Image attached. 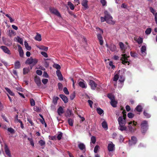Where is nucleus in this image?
<instances>
[{
  "label": "nucleus",
  "instance_id": "obj_1",
  "mask_svg": "<svg viewBox=\"0 0 157 157\" xmlns=\"http://www.w3.org/2000/svg\"><path fill=\"white\" fill-rule=\"evenodd\" d=\"M123 116H120L118 118V124L119 125L118 129L121 131L126 130L127 128L125 126L126 123V112L125 110L123 111Z\"/></svg>",
  "mask_w": 157,
  "mask_h": 157
},
{
  "label": "nucleus",
  "instance_id": "obj_2",
  "mask_svg": "<svg viewBox=\"0 0 157 157\" xmlns=\"http://www.w3.org/2000/svg\"><path fill=\"white\" fill-rule=\"evenodd\" d=\"M104 14L105 15V17L106 19V22L109 24L113 25L115 24V21L113 20V18L109 13L107 11L104 12Z\"/></svg>",
  "mask_w": 157,
  "mask_h": 157
},
{
  "label": "nucleus",
  "instance_id": "obj_3",
  "mask_svg": "<svg viewBox=\"0 0 157 157\" xmlns=\"http://www.w3.org/2000/svg\"><path fill=\"white\" fill-rule=\"evenodd\" d=\"M148 124L147 121H144L141 124V130L142 133L144 134L148 129Z\"/></svg>",
  "mask_w": 157,
  "mask_h": 157
},
{
  "label": "nucleus",
  "instance_id": "obj_4",
  "mask_svg": "<svg viewBox=\"0 0 157 157\" xmlns=\"http://www.w3.org/2000/svg\"><path fill=\"white\" fill-rule=\"evenodd\" d=\"M38 60L36 58L32 57L28 58L25 62V63L28 64L32 65L33 66L35 65L38 62Z\"/></svg>",
  "mask_w": 157,
  "mask_h": 157
},
{
  "label": "nucleus",
  "instance_id": "obj_5",
  "mask_svg": "<svg viewBox=\"0 0 157 157\" xmlns=\"http://www.w3.org/2000/svg\"><path fill=\"white\" fill-rule=\"evenodd\" d=\"M130 57L129 56H127L126 54H122V57L121 58V60L122 61V63L124 64H127L128 65L129 64V60L128 58Z\"/></svg>",
  "mask_w": 157,
  "mask_h": 157
},
{
  "label": "nucleus",
  "instance_id": "obj_6",
  "mask_svg": "<svg viewBox=\"0 0 157 157\" xmlns=\"http://www.w3.org/2000/svg\"><path fill=\"white\" fill-rule=\"evenodd\" d=\"M96 29L100 31V33H98L97 35V38L99 40L100 44L101 45H102L103 44V38L101 36V34L103 33V31L102 30H101L99 28L97 27L96 28Z\"/></svg>",
  "mask_w": 157,
  "mask_h": 157
},
{
  "label": "nucleus",
  "instance_id": "obj_7",
  "mask_svg": "<svg viewBox=\"0 0 157 157\" xmlns=\"http://www.w3.org/2000/svg\"><path fill=\"white\" fill-rule=\"evenodd\" d=\"M107 148L108 151L109 152L114 151L115 150V145L112 142H110L108 144Z\"/></svg>",
  "mask_w": 157,
  "mask_h": 157
},
{
  "label": "nucleus",
  "instance_id": "obj_8",
  "mask_svg": "<svg viewBox=\"0 0 157 157\" xmlns=\"http://www.w3.org/2000/svg\"><path fill=\"white\" fill-rule=\"evenodd\" d=\"M49 10L51 13L59 17L60 16V14L58 11L54 8L50 7L49 8Z\"/></svg>",
  "mask_w": 157,
  "mask_h": 157
},
{
  "label": "nucleus",
  "instance_id": "obj_9",
  "mask_svg": "<svg viewBox=\"0 0 157 157\" xmlns=\"http://www.w3.org/2000/svg\"><path fill=\"white\" fill-rule=\"evenodd\" d=\"M0 48L2 49L3 51L6 53L10 55L11 54L10 51L6 46H2L0 47Z\"/></svg>",
  "mask_w": 157,
  "mask_h": 157
},
{
  "label": "nucleus",
  "instance_id": "obj_10",
  "mask_svg": "<svg viewBox=\"0 0 157 157\" xmlns=\"http://www.w3.org/2000/svg\"><path fill=\"white\" fill-rule=\"evenodd\" d=\"M89 85L90 86L91 89L93 90H95L97 86V84L93 80H90L89 81Z\"/></svg>",
  "mask_w": 157,
  "mask_h": 157
},
{
  "label": "nucleus",
  "instance_id": "obj_11",
  "mask_svg": "<svg viewBox=\"0 0 157 157\" xmlns=\"http://www.w3.org/2000/svg\"><path fill=\"white\" fill-rule=\"evenodd\" d=\"M136 142V138H131L128 140V144L130 145H132L135 144Z\"/></svg>",
  "mask_w": 157,
  "mask_h": 157
},
{
  "label": "nucleus",
  "instance_id": "obj_12",
  "mask_svg": "<svg viewBox=\"0 0 157 157\" xmlns=\"http://www.w3.org/2000/svg\"><path fill=\"white\" fill-rule=\"evenodd\" d=\"M5 151L6 154L9 157L11 156V154L7 145L5 144Z\"/></svg>",
  "mask_w": 157,
  "mask_h": 157
},
{
  "label": "nucleus",
  "instance_id": "obj_13",
  "mask_svg": "<svg viewBox=\"0 0 157 157\" xmlns=\"http://www.w3.org/2000/svg\"><path fill=\"white\" fill-rule=\"evenodd\" d=\"M78 85L82 88H86L87 85L85 81H80L78 83Z\"/></svg>",
  "mask_w": 157,
  "mask_h": 157
},
{
  "label": "nucleus",
  "instance_id": "obj_14",
  "mask_svg": "<svg viewBox=\"0 0 157 157\" xmlns=\"http://www.w3.org/2000/svg\"><path fill=\"white\" fill-rule=\"evenodd\" d=\"M57 112L59 116H61L64 112V110L61 106H60L57 109Z\"/></svg>",
  "mask_w": 157,
  "mask_h": 157
},
{
  "label": "nucleus",
  "instance_id": "obj_15",
  "mask_svg": "<svg viewBox=\"0 0 157 157\" xmlns=\"http://www.w3.org/2000/svg\"><path fill=\"white\" fill-rule=\"evenodd\" d=\"M34 81L35 83L38 86H40L41 85V81L40 78L37 76L35 77Z\"/></svg>",
  "mask_w": 157,
  "mask_h": 157
},
{
  "label": "nucleus",
  "instance_id": "obj_16",
  "mask_svg": "<svg viewBox=\"0 0 157 157\" xmlns=\"http://www.w3.org/2000/svg\"><path fill=\"white\" fill-rule=\"evenodd\" d=\"M59 97L64 101L65 103H67L68 102V98L67 97L63 94H60Z\"/></svg>",
  "mask_w": 157,
  "mask_h": 157
},
{
  "label": "nucleus",
  "instance_id": "obj_17",
  "mask_svg": "<svg viewBox=\"0 0 157 157\" xmlns=\"http://www.w3.org/2000/svg\"><path fill=\"white\" fill-rule=\"evenodd\" d=\"M18 47V51L19 53L20 56L21 57H22L24 55V52L21 46L19 45Z\"/></svg>",
  "mask_w": 157,
  "mask_h": 157
},
{
  "label": "nucleus",
  "instance_id": "obj_18",
  "mask_svg": "<svg viewBox=\"0 0 157 157\" xmlns=\"http://www.w3.org/2000/svg\"><path fill=\"white\" fill-rule=\"evenodd\" d=\"M56 73L59 79L61 81L63 80V78L60 71L59 70H57L56 72Z\"/></svg>",
  "mask_w": 157,
  "mask_h": 157
},
{
  "label": "nucleus",
  "instance_id": "obj_19",
  "mask_svg": "<svg viewBox=\"0 0 157 157\" xmlns=\"http://www.w3.org/2000/svg\"><path fill=\"white\" fill-rule=\"evenodd\" d=\"M134 40L136 41L138 44H142L143 41V39L140 37H135Z\"/></svg>",
  "mask_w": 157,
  "mask_h": 157
},
{
  "label": "nucleus",
  "instance_id": "obj_20",
  "mask_svg": "<svg viewBox=\"0 0 157 157\" xmlns=\"http://www.w3.org/2000/svg\"><path fill=\"white\" fill-rule=\"evenodd\" d=\"M72 114V111L67 109L65 114V116L66 117H70Z\"/></svg>",
  "mask_w": 157,
  "mask_h": 157
},
{
  "label": "nucleus",
  "instance_id": "obj_21",
  "mask_svg": "<svg viewBox=\"0 0 157 157\" xmlns=\"http://www.w3.org/2000/svg\"><path fill=\"white\" fill-rule=\"evenodd\" d=\"M37 47L40 50H43L45 51H47L48 49V48L44 46H37Z\"/></svg>",
  "mask_w": 157,
  "mask_h": 157
},
{
  "label": "nucleus",
  "instance_id": "obj_22",
  "mask_svg": "<svg viewBox=\"0 0 157 157\" xmlns=\"http://www.w3.org/2000/svg\"><path fill=\"white\" fill-rule=\"evenodd\" d=\"M21 67L20 62L17 61L14 63V67L16 69H19Z\"/></svg>",
  "mask_w": 157,
  "mask_h": 157
},
{
  "label": "nucleus",
  "instance_id": "obj_23",
  "mask_svg": "<svg viewBox=\"0 0 157 157\" xmlns=\"http://www.w3.org/2000/svg\"><path fill=\"white\" fill-rule=\"evenodd\" d=\"M103 128L105 130L108 128V125L107 122L105 121H104L101 124Z\"/></svg>",
  "mask_w": 157,
  "mask_h": 157
},
{
  "label": "nucleus",
  "instance_id": "obj_24",
  "mask_svg": "<svg viewBox=\"0 0 157 157\" xmlns=\"http://www.w3.org/2000/svg\"><path fill=\"white\" fill-rule=\"evenodd\" d=\"M35 39L38 41H40L41 40V35L38 33H36V35L35 37Z\"/></svg>",
  "mask_w": 157,
  "mask_h": 157
},
{
  "label": "nucleus",
  "instance_id": "obj_25",
  "mask_svg": "<svg viewBox=\"0 0 157 157\" xmlns=\"http://www.w3.org/2000/svg\"><path fill=\"white\" fill-rule=\"evenodd\" d=\"M146 46H142L141 48V52L144 55H145L146 53Z\"/></svg>",
  "mask_w": 157,
  "mask_h": 157
},
{
  "label": "nucleus",
  "instance_id": "obj_26",
  "mask_svg": "<svg viewBox=\"0 0 157 157\" xmlns=\"http://www.w3.org/2000/svg\"><path fill=\"white\" fill-rule=\"evenodd\" d=\"M110 103L112 106L113 107H116L117 106V102L115 100V99L111 101Z\"/></svg>",
  "mask_w": 157,
  "mask_h": 157
},
{
  "label": "nucleus",
  "instance_id": "obj_27",
  "mask_svg": "<svg viewBox=\"0 0 157 157\" xmlns=\"http://www.w3.org/2000/svg\"><path fill=\"white\" fill-rule=\"evenodd\" d=\"M142 107L140 105H137L135 109V110H136V111L138 112H141L142 110Z\"/></svg>",
  "mask_w": 157,
  "mask_h": 157
},
{
  "label": "nucleus",
  "instance_id": "obj_28",
  "mask_svg": "<svg viewBox=\"0 0 157 157\" xmlns=\"http://www.w3.org/2000/svg\"><path fill=\"white\" fill-rule=\"evenodd\" d=\"M87 0H83L82 3V6L86 8H87Z\"/></svg>",
  "mask_w": 157,
  "mask_h": 157
},
{
  "label": "nucleus",
  "instance_id": "obj_29",
  "mask_svg": "<svg viewBox=\"0 0 157 157\" xmlns=\"http://www.w3.org/2000/svg\"><path fill=\"white\" fill-rule=\"evenodd\" d=\"M39 143L41 146L42 147V149L44 148L45 146V142L43 140H40L39 141Z\"/></svg>",
  "mask_w": 157,
  "mask_h": 157
},
{
  "label": "nucleus",
  "instance_id": "obj_30",
  "mask_svg": "<svg viewBox=\"0 0 157 157\" xmlns=\"http://www.w3.org/2000/svg\"><path fill=\"white\" fill-rule=\"evenodd\" d=\"M5 89L8 92L11 96H14V94L8 88L5 87Z\"/></svg>",
  "mask_w": 157,
  "mask_h": 157
},
{
  "label": "nucleus",
  "instance_id": "obj_31",
  "mask_svg": "<svg viewBox=\"0 0 157 157\" xmlns=\"http://www.w3.org/2000/svg\"><path fill=\"white\" fill-rule=\"evenodd\" d=\"M109 48L112 51L114 52L116 50L115 46L113 44H111L109 47Z\"/></svg>",
  "mask_w": 157,
  "mask_h": 157
},
{
  "label": "nucleus",
  "instance_id": "obj_32",
  "mask_svg": "<svg viewBox=\"0 0 157 157\" xmlns=\"http://www.w3.org/2000/svg\"><path fill=\"white\" fill-rule=\"evenodd\" d=\"M67 4L69 6L70 9L71 10H73L74 9V6L73 4L70 2H68Z\"/></svg>",
  "mask_w": 157,
  "mask_h": 157
},
{
  "label": "nucleus",
  "instance_id": "obj_33",
  "mask_svg": "<svg viewBox=\"0 0 157 157\" xmlns=\"http://www.w3.org/2000/svg\"><path fill=\"white\" fill-rule=\"evenodd\" d=\"M78 147L82 150H83L85 147V145L83 143L79 144L78 145Z\"/></svg>",
  "mask_w": 157,
  "mask_h": 157
},
{
  "label": "nucleus",
  "instance_id": "obj_34",
  "mask_svg": "<svg viewBox=\"0 0 157 157\" xmlns=\"http://www.w3.org/2000/svg\"><path fill=\"white\" fill-rule=\"evenodd\" d=\"M24 44L26 48L27 49V50H30L31 49V47L29 46L28 43H27V42L25 41L24 42Z\"/></svg>",
  "mask_w": 157,
  "mask_h": 157
},
{
  "label": "nucleus",
  "instance_id": "obj_35",
  "mask_svg": "<svg viewBox=\"0 0 157 157\" xmlns=\"http://www.w3.org/2000/svg\"><path fill=\"white\" fill-rule=\"evenodd\" d=\"M59 99V98L57 97H54L53 99V102L55 105L57 103V101Z\"/></svg>",
  "mask_w": 157,
  "mask_h": 157
},
{
  "label": "nucleus",
  "instance_id": "obj_36",
  "mask_svg": "<svg viewBox=\"0 0 157 157\" xmlns=\"http://www.w3.org/2000/svg\"><path fill=\"white\" fill-rule=\"evenodd\" d=\"M97 111L98 113L100 115H101L103 113V110L99 108L97 109Z\"/></svg>",
  "mask_w": 157,
  "mask_h": 157
},
{
  "label": "nucleus",
  "instance_id": "obj_37",
  "mask_svg": "<svg viewBox=\"0 0 157 157\" xmlns=\"http://www.w3.org/2000/svg\"><path fill=\"white\" fill-rule=\"evenodd\" d=\"M107 97L109 99L111 100V101L115 99L113 95L111 94H108L107 95Z\"/></svg>",
  "mask_w": 157,
  "mask_h": 157
},
{
  "label": "nucleus",
  "instance_id": "obj_38",
  "mask_svg": "<svg viewBox=\"0 0 157 157\" xmlns=\"http://www.w3.org/2000/svg\"><path fill=\"white\" fill-rule=\"evenodd\" d=\"M119 45L122 51L124 50V44L121 42L119 43Z\"/></svg>",
  "mask_w": 157,
  "mask_h": 157
},
{
  "label": "nucleus",
  "instance_id": "obj_39",
  "mask_svg": "<svg viewBox=\"0 0 157 157\" xmlns=\"http://www.w3.org/2000/svg\"><path fill=\"white\" fill-rule=\"evenodd\" d=\"M17 40L18 42L20 43L21 44H23V41L22 38L19 37L18 36L17 38Z\"/></svg>",
  "mask_w": 157,
  "mask_h": 157
},
{
  "label": "nucleus",
  "instance_id": "obj_40",
  "mask_svg": "<svg viewBox=\"0 0 157 157\" xmlns=\"http://www.w3.org/2000/svg\"><path fill=\"white\" fill-rule=\"evenodd\" d=\"M29 71V68H25L23 69V74L25 75L27 74Z\"/></svg>",
  "mask_w": 157,
  "mask_h": 157
},
{
  "label": "nucleus",
  "instance_id": "obj_41",
  "mask_svg": "<svg viewBox=\"0 0 157 157\" xmlns=\"http://www.w3.org/2000/svg\"><path fill=\"white\" fill-rule=\"evenodd\" d=\"M151 28H149L147 29L145 31V33L147 35H149V34L151 32Z\"/></svg>",
  "mask_w": 157,
  "mask_h": 157
},
{
  "label": "nucleus",
  "instance_id": "obj_42",
  "mask_svg": "<svg viewBox=\"0 0 157 157\" xmlns=\"http://www.w3.org/2000/svg\"><path fill=\"white\" fill-rule=\"evenodd\" d=\"M73 120L71 118L68 119V123L70 125L72 126L73 125Z\"/></svg>",
  "mask_w": 157,
  "mask_h": 157
},
{
  "label": "nucleus",
  "instance_id": "obj_43",
  "mask_svg": "<svg viewBox=\"0 0 157 157\" xmlns=\"http://www.w3.org/2000/svg\"><path fill=\"white\" fill-rule=\"evenodd\" d=\"M32 138H28V140L30 141V144L33 146H34V143Z\"/></svg>",
  "mask_w": 157,
  "mask_h": 157
},
{
  "label": "nucleus",
  "instance_id": "obj_44",
  "mask_svg": "<svg viewBox=\"0 0 157 157\" xmlns=\"http://www.w3.org/2000/svg\"><path fill=\"white\" fill-rule=\"evenodd\" d=\"M143 113L144 115L146 118H148L150 117L151 115L148 113H147L145 111H144Z\"/></svg>",
  "mask_w": 157,
  "mask_h": 157
},
{
  "label": "nucleus",
  "instance_id": "obj_45",
  "mask_svg": "<svg viewBox=\"0 0 157 157\" xmlns=\"http://www.w3.org/2000/svg\"><path fill=\"white\" fill-rule=\"evenodd\" d=\"M134 116V114L131 113H128V114L127 116L130 118H132Z\"/></svg>",
  "mask_w": 157,
  "mask_h": 157
},
{
  "label": "nucleus",
  "instance_id": "obj_46",
  "mask_svg": "<svg viewBox=\"0 0 157 157\" xmlns=\"http://www.w3.org/2000/svg\"><path fill=\"white\" fill-rule=\"evenodd\" d=\"M100 2L103 6H106L107 2L105 0H101Z\"/></svg>",
  "mask_w": 157,
  "mask_h": 157
},
{
  "label": "nucleus",
  "instance_id": "obj_47",
  "mask_svg": "<svg viewBox=\"0 0 157 157\" xmlns=\"http://www.w3.org/2000/svg\"><path fill=\"white\" fill-rule=\"evenodd\" d=\"M63 91L64 93L66 94H69V92L68 91L67 89V87H65L63 88Z\"/></svg>",
  "mask_w": 157,
  "mask_h": 157
},
{
  "label": "nucleus",
  "instance_id": "obj_48",
  "mask_svg": "<svg viewBox=\"0 0 157 157\" xmlns=\"http://www.w3.org/2000/svg\"><path fill=\"white\" fill-rule=\"evenodd\" d=\"M53 67L57 69H59L60 68V66L57 64H55L53 65Z\"/></svg>",
  "mask_w": 157,
  "mask_h": 157
},
{
  "label": "nucleus",
  "instance_id": "obj_49",
  "mask_svg": "<svg viewBox=\"0 0 157 157\" xmlns=\"http://www.w3.org/2000/svg\"><path fill=\"white\" fill-rule=\"evenodd\" d=\"M119 78V76L117 74L113 78V81L116 82L118 80Z\"/></svg>",
  "mask_w": 157,
  "mask_h": 157
},
{
  "label": "nucleus",
  "instance_id": "obj_50",
  "mask_svg": "<svg viewBox=\"0 0 157 157\" xmlns=\"http://www.w3.org/2000/svg\"><path fill=\"white\" fill-rule=\"evenodd\" d=\"M58 86L59 89L60 90H62L63 88V85L62 83H59L58 84Z\"/></svg>",
  "mask_w": 157,
  "mask_h": 157
},
{
  "label": "nucleus",
  "instance_id": "obj_51",
  "mask_svg": "<svg viewBox=\"0 0 157 157\" xmlns=\"http://www.w3.org/2000/svg\"><path fill=\"white\" fill-rule=\"evenodd\" d=\"M99 147V146L98 145H96L94 149V153H96L97 152Z\"/></svg>",
  "mask_w": 157,
  "mask_h": 157
},
{
  "label": "nucleus",
  "instance_id": "obj_52",
  "mask_svg": "<svg viewBox=\"0 0 157 157\" xmlns=\"http://www.w3.org/2000/svg\"><path fill=\"white\" fill-rule=\"evenodd\" d=\"M31 105L32 106H34L35 105V102L34 100L33 99H31L30 100Z\"/></svg>",
  "mask_w": 157,
  "mask_h": 157
},
{
  "label": "nucleus",
  "instance_id": "obj_53",
  "mask_svg": "<svg viewBox=\"0 0 157 157\" xmlns=\"http://www.w3.org/2000/svg\"><path fill=\"white\" fill-rule=\"evenodd\" d=\"M130 55L131 56L135 58L137 57V54L135 53H133L132 52H130Z\"/></svg>",
  "mask_w": 157,
  "mask_h": 157
},
{
  "label": "nucleus",
  "instance_id": "obj_54",
  "mask_svg": "<svg viewBox=\"0 0 157 157\" xmlns=\"http://www.w3.org/2000/svg\"><path fill=\"white\" fill-rule=\"evenodd\" d=\"M8 131L11 133H14V130L11 128H8L7 129Z\"/></svg>",
  "mask_w": 157,
  "mask_h": 157
},
{
  "label": "nucleus",
  "instance_id": "obj_55",
  "mask_svg": "<svg viewBox=\"0 0 157 157\" xmlns=\"http://www.w3.org/2000/svg\"><path fill=\"white\" fill-rule=\"evenodd\" d=\"M41 54L45 57L47 58L48 57V56L47 53L45 52H41Z\"/></svg>",
  "mask_w": 157,
  "mask_h": 157
},
{
  "label": "nucleus",
  "instance_id": "obj_56",
  "mask_svg": "<svg viewBox=\"0 0 157 157\" xmlns=\"http://www.w3.org/2000/svg\"><path fill=\"white\" fill-rule=\"evenodd\" d=\"M36 73L37 75H41L42 74V71L40 70H37L36 71Z\"/></svg>",
  "mask_w": 157,
  "mask_h": 157
},
{
  "label": "nucleus",
  "instance_id": "obj_57",
  "mask_svg": "<svg viewBox=\"0 0 157 157\" xmlns=\"http://www.w3.org/2000/svg\"><path fill=\"white\" fill-rule=\"evenodd\" d=\"M27 121L29 122L30 123V124L32 126H33L34 125V123L32 122V121L31 119L29 118H27Z\"/></svg>",
  "mask_w": 157,
  "mask_h": 157
},
{
  "label": "nucleus",
  "instance_id": "obj_58",
  "mask_svg": "<svg viewBox=\"0 0 157 157\" xmlns=\"http://www.w3.org/2000/svg\"><path fill=\"white\" fill-rule=\"evenodd\" d=\"M75 97V94L74 93L71 94L70 96V99L71 100H73Z\"/></svg>",
  "mask_w": 157,
  "mask_h": 157
},
{
  "label": "nucleus",
  "instance_id": "obj_59",
  "mask_svg": "<svg viewBox=\"0 0 157 157\" xmlns=\"http://www.w3.org/2000/svg\"><path fill=\"white\" fill-rule=\"evenodd\" d=\"M48 81L47 79H44L42 80V82L44 84H46L48 82Z\"/></svg>",
  "mask_w": 157,
  "mask_h": 157
},
{
  "label": "nucleus",
  "instance_id": "obj_60",
  "mask_svg": "<svg viewBox=\"0 0 157 157\" xmlns=\"http://www.w3.org/2000/svg\"><path fill=\"white\" fill-rule=\"evenodd\" d=\"M63 133L61 132H59L58 133V136L57 137H62L63 136Z\"/></svg>",
  "mask_w": 157,
  "mask_h": 157
},
{
  "label": "nucleus",
  "instance_id": "obj_61",
  "mask_svg": "<svg viewBox=\"0 0 157 157\" xmlns=\"http://www.w3.org/2000/svg\"><path fill=\"white\" fill-rule=\"evenodd\" d=\"M101 21L102 22H104L105 21H106V17H105V16L104 17H101Z\"/></svg>",
  "mask_w": 157,
  "mask_h": 157
},
{
  "label": "nucleus",
  "instance_id": "obj_62",
  "mask_svg": "<svg viewBox=\"0 0 157 157\" xmlns=\"http://www.w3.org/2000/svg\"><path fill=\"white\" fill-rule=\"evenodd\" d=\"M96 141V138H91V142L90 143H91L94 144Z\"/></svg>",
  "mask_w": 157,
  "mask_h": 157
},
{
  "label": "nucleus",
  "instance_id": "obj_63",
  "mask_svg": "<svg viewBox=\"0 0 157 157\" xmlns=\"http://www.w3.org/2000/svg\"><path fill=\"white\" fill-rule=\"evenodd\" d=\"M88 102L90 107L92 108V105L93 104V102L90 100H88Z\"/></svg>",
  "mask_w": 157,
  "mask_h": 157
},
{
  "label": "nucleus",
  "instance_id": "obj_64",
  "mask_svg": "<svg viewBox=\"0 0 157 157\" xmlns=\"http://www.w3.org/2000/svg\"><path fill=\"white\" fill-rule=\"evenodd\" d=\"M16 89L19 91H22V88L21 86L17 87L16 88Z\"/></svg>",
  "mask_w": 157,
  "mask_h": 157
}]
</instances>
